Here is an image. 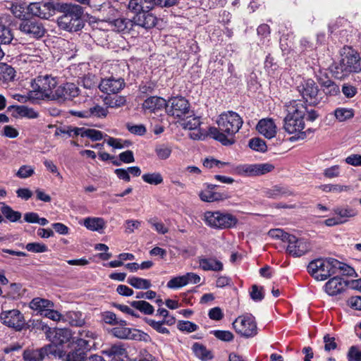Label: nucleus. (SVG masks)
I'll use <instances>...</instances> for the list:
<instances>
[{
  "mask_svg": "<svg viewBox=\"0 0 361 361\" xmlns=\"http://www.w3.org/2000/svg\"><path fill=\"white\" fill-rule=\"evenodd\" d=\"M74 343L79 350H90L94 345V341L80 338V336L74 341Z\"/></svg>",
  "mask_w": 361,
  "mask_h": 361,
  "instance_id": "53",
  "label": "nucleus"
},
{
  "mask_svg": "<svg viewBox=\"0 0 361 361\" xmlns=\"http://www.w3.org/2000/svg\"><path fill=\"white\" fill-rule=\"evenodd\" d=\"M154 6L156 5L154 0H130L128 3V8L133 10L153 8Z\"/></svg>",
  "mask_w": 361,
  "mask_h": 361,
  "instance_id": "39",
  "label": "nucleus"
},
{
  "mask_svg": "<svg viewBox=\"0 0 361 361\" xmlns=\"http://www.w3.org/2000/svg\"><path fill=\"white\" fill-rule=\"evenodd\" d=\"M42 329H45L47 337L51 342L55 353L56 352V346L63 345L68 342L72 338V334L70 329L66 328H55L51 329L47 326H42Z\"/></svg>",
  "mask_w": 361,
  "mask_h": 361,
  "instance_id": "15",
  "label": "nucleus"
},
{
  "mask_svg": "<svg viewBox=\"0 0 361 361\" xmlns=\"http://www.w3.org/2000/svg\"><path fill=\"white\" fill-rule=\"evenodd\" d=\"M287 116L305 119V116L307 111V107L305 102L300 99H293L285 104Z\"/></svg>",
  "mask_w": 361,
  "mask_h": 361,
  "instance_id": "23",
  "label": "nucleus"
},
{
  "mask_svg": "<svg viewBox=\"0 0 361 361\" xmlns=\"http://www.w3.org/2000/svg\"><path fill=\"white\" fill-rule=\"evenodd\" d=\"M298 90L310 105L315 106L320 102L322 97L319 93V87L313 80H302L298 86Z\"/></svg>",
  "mask_w": 361,
  "mask_h": 361,
  "instance_id": "10",
  "label": "nucleus"
},
{
  "mask_svg": "<svg viewBox=\"0 0 361 361\" xmlns=\"http://www.w3.org/2000/svg\"><path fill=\"white\" fill-rule=\"evenodd\" d=\"M131 307L140 311L145 314L151 315L154 312V307L148 302L145 300H134L130 302Z\"/></svg>",
  "mask_w": 361,
  "mask_h": 361,
  "instance_id": "37",
  "label": "nucleus"
},
{
  "mask_svg": "<svg viewBox=\"0 0 361 361\" xmlns=\"http://www.w3.org/2000/svg\"><path fill=\"white\" fill-rule=\"evenodd\" d=\"M145 321L149 326H150L158 333L166 335L170 334V331L166 327H164V325H161V323L157 322V321L154 319L149 318H146Z\"/></svg>",
  "mask_w": 361,
  "mask_h": 361,
  "instance_id": "52",
  "label": "nucleus"
},
{
  "mask_svg": "<svg viewBox=\"0 0 361 361\" xmlns=\"http://www.w3.org/2000/svg\"><path fill=\"white\" fill-rule=\"evenodd\" d=\"M19 30L24 35L35 39L42 37L46 32L43 23L34 18L23 20L19 25Z\"/></svg>",
  "mask_w": 361,
  "mask_h": 361,
  "instance_id": "14",
  "label": "nucleus"
},
{
  "mask_svg": "<svg viewBox=\"0 0 361 361\" xmlns=\"http://www.w3.org/2000/svg\"><path fill=\"white\" fill-rule=\"evenodd\" d=\"M323 341L324 343V350L326 352H330L337 348L338 345L336 342V338L331 336L329 334L324 335Z\"/></svg>",
  "mask_w": 361,
  "mask_h": 361,
  "instance_id": "60",
  "label": "nucleus"
},
{
  "mask_svg": "<svg viewBox=\"0 0 361 361\" xmlns=\"http://www.w3.org/2000/svg\"><path fill=\"white\" fill-rule=\"evenodd\" d=\"M15 70L11 66L3 63L0 65V80L9 82L15 77Z\"/></svg>",
  "mask_w": 361,
  "mask_h": 361,
  "instance_id": "38",
  "label": "nucleus"
},
{
  "mask_svg": "<svg viewBox=\"0 0 361 361\" xmlns=\"http://www.w3.org/2000/svg\"><path fill=\"white\" fill-rule=\"evenodd\" d=\"M319 188L325 192H341L346 190L347 187L339 184L321 185Z\"/></svg>",
  "mask_w": 361,
  "mask_h": 361,
  "instance_id": "57",
  "label": "nucleus"
},
{
  "mask_svg": "<svg viewBox=\"0 0 361 361\" xmlns=\"http://www.w3.org/2000/svg\"><path fill=\"white\" fill-rule=\"evenodd\" d=\"M90 118L91 117H97V118H104L108 114L107 108H104L100 105L95 104L92 107L88 109Z\"/></svg>",
  "mask_w": 361,
  "mask_h": 361,
  "instance_id": "47",
  "label": "nucleus"
},
{
  "mask_svg": "<svg viewBox=\"0 0 361 361\" xmlns=\"http://www.w3.org/2000/svg\"><path fill=\"white\" fill-rule=\"evenodd\" d=\"M336 216L327 219L324 223L328 226H333L339 224H342L346 221V218L354 215L352 210L340 207L334 210Z\"/></svg>",
  "mask_w": 361,
  "mask_h": 361,
  "instance_id": "28",
  "label": "nucleus"
},
{
  "mask_svg": "<svg viewBox=\"0 0 361 361\" xmlns=\"http://www.w3.org/2000/svg\"><path fill=\"white\" fill-rule=\"evenodd\" d=\"M165 109L169 115L178 118H183L190 113V104L183 97H175L166 102Z\"/></svg>",
  "mask_w": 361,
  "mask_h": 361,
  "instance_id": "12",
  "label": "nucleus"
},
{
  "mask_svg": "<svg viewBox=\"0 0 361 361\" xmlns=\"http://www.w3.org/2000/svg\"><path fill=\"white\" fill-rule=\"evenodd\" d=\"M347 286V281H345L342 278L335 276L326 283L324 288L328 295H336L343 291Z\"/></svg>",
  "mask_w": 361,
  "mask_h": 361,
  "instance_id": "26",
  "label": "nucleus"
},
{
  "mask_svg": "<svg viewBox=\"0 0 361 361\" xmlns=\"http://www.w3.org/2000/svg\"><path fill=\"white\" fill-rule=\"evenodd\" d=\"M336 262L338 264H335V274H341L343 275L350 276H353L354 274H355V271L354 269L348 264L343 263L338 260L336 259Z\"/></svg>",
  "mask_w": 361,
  "mask_h": 361,
  "instance_id": "44",
  "label": "nucleus"
},
{
  "mask_svg": "<svg viewBox=\"0 0 361 361\" xmlns=\"http://www.w3.org/2000/svg\"><path fill=\"white\" fill-rule=\"evenodd\" d=\"M212 334L218 339L224 341H231L233 339V334L229 331L214 330Z\"/></svg>",
  "mask_w": 361,
  "mask_h": 361,
  "instance_id": "63",
  "label": "nucleus"
},
{
  "mask_svg": "<svg viewBox=\"0 0 361 361\" xmlns=\"http://www.w3.org/2000/svg\"><path fill=\"white\" fill-rule=\"evenodd\" d=\"M166 101L159 97H150L145 100L142 107L145 110L154 112L157 110L166 108Z\"/></svg>",
  "mask_w": 361,
  "mask_h": 361,
  "instance_id": "31",
  "label": "nucleus"
},
{
  "mask_svg": "<svg viewBox=\"0 0 361 361\" xmlns=\"http://www.w3.org/2000/svg\"><path fill=\"white\" fill-rule=\"evenodd\" d=\"M152 8H142L139 10L130 9L136 13L133 17V26L138 25L145 29L153 27L156 25L157 18L149 12Z\"/></svg>",
  "mask_w": 361,
  "mask_h": 361,
  "instance_id": "19",
  "label": "nucleus"
},
{
  "mask_svg": "<svg viewBox=\"0 0 361 361\" xmlns=\"http://www.w3.org/2000/svg\"><path fill=\"white\" fill-rule=\"evenodd\" d=\"M1 322L16 331H20L25 328V319L23 314L17 309L3 310L0 313Z\"/></svg>",
  "mask_w": 361,
  "mask_h": 361,
  "instance_id": "9",
  "label": "nucleus"
},
{
  "mask_svg": "<svg viewBox=\"0 0 361 361\" xmlns=\"http://www.w3.org/2000/svg\"><path fill=\"white\" fill-rule=\"evenodd\" d=\"M178 329L181 331L191 333L195 331L198 329V326L190 321H180L178 324Z\"/></svg>",
  "mask_w": 361,
  "mask_h": 361,
  "instance_id": "61",
  "label": "nucleus"
},
{
  "mask_svg": "<svg viewBox=\"0 0 361 361\" xmlns=\"http://www.w3.org/2000/svg\"><path fill=\"white\" fill-rule=\"evenodd\" d=\"M118 326L114 327L111 329L112 334L121 339H131L135 341H143L148 342L150 341V336L144 331L126 327V322L120 320Z\"/></svg>",
  "mask_w": 361,
  "mask_h": 361,
  "instance_id": "7",
  "label": "nucleus"
},
{
  "mask_svg": "<svg viewBox=\"0 0 361 361\" xmlns=\"http://www.w3.org/2000/svg\"><path fill=\"white\" fill-rule=\"evenodd\" d=\"M283 122V128L286 132L289 134H295L290 138L291 141L303 140L306 137V133L303 131L305 128L304 119L286 115Z\"/></svg>",
  "mask_w": 361,
  "mask_h": 361,
  "instance_id": "13",
  "label": "nucleus"
},
{
  "mask_svg": "<svg viewBox=\"0 0 361 361\" xmlns=\"http://www.w3.org/2000/svg\"><path fill=\"white\" fill-rule=\"evenodd\" d=\"M199 267L203 271H221L224 269L223 263L216 257H198Z\"/></svg>",
  "mask_w": 361,
  "mask_h": 361,
  "instance_id": "27",
  "label": "nucleus"
},
{
  "mask_svg": "<svg viewBox=\"0 0 361 361\" xmlns=\"http://www.w3.org/2000/svg\"><path fill=\"white\" fill-rule=\"evenodd\" d=\"M82 9L78 5L69 6L66 12L59 18V26L69 32H76L83 27Z\"/></svg>",
  "mask_w": 361,
  "mask_h": 361,
  "instance_id": "5",
  "label": "nucleus"
},
{
  "mask_svg": "<svg viewBox=\"0 0 361 361\" xmlns=\"http://www.w3.org/2000/svg\"><path fill=\"white\" fill-rule=\"evenodd\" d=\"M126 99L123 96H115L114 97H106L104 103L107 107L110 108H118L123 106L126 104Z\"/></svg>",
  "mask_w": 361,
  "mask_h": 361,
  "instance_id": "46",
  "label": "nucleus"
},
{
  "mask_svg": "<svg viewBox=\"0 0 361 361\" xmlns=\"http://www.w3.org/2000/svg\"><path fill=\"white\" fill-rule=\"evenodd\" d=\"M187 285L185 276H178L172 278L167 283L166 286L171 289H178Z\"/></svg>",
  "mask_w": 361,
  "mask_h": 361,
  "instance_id": "49",
  "label": "nucleus"
},
{
  "mask_svg": "<svg viewBox=\"0 0 361 361\" xmlns=\"http://www.w3.org/2000/svg\"><path fill=\"white\" fill-rule=\"evenodd\" d=\"M218 128L210 127L209 135L223 145H231L235 142L234 135L241 128L243 121L236 112L229 111L221 114L217 121Z\"/></svg>",
  "mask_w": 361,
  "mask_h": 361,
  "instance_id": "1",
  "label": "nucleus"
},
{
  "mask_svg": "<svg viewBox=\"0 0 361 361\" xmlns=\"http://www.w3.org/2000/svg\"><path fill=\"white\" fill-rule=\"evenodd\" d=\"M359 66V54L352 48L345 47L339 63L332 67L331 71L335 78L342 79L351 72H357Z\"/></svg>",
  "mask_w": 361,
  "mask_h": 361,
  "instance_id": "2",
  "label": "nucleus"
},
{
  "mask_svg": "<svg viewBox=\"0 0 361 361\" xmlns=\"http://www.w3.org/2000/svg\"><path fill=\"white\" fill-rule=\"evenodd\" d=\"M27 251L34 253H42L48 250L47 246L44 243H30L25 246Z\"/></svg>",
  "mask_w": 361,
  "mask_h": 361,
  "instance_id": "55",
  "label": "nucleus"
},
{
  "mask_svg": "<svg viewBox=\"0 0 361 361\" xmlns=\"http://www.w3.org/2000/svg\"><path fill=\"white\" fill-rule=\"evenodd\" d=\"M257 131L267 139H271L276 135L277 127L272 118H262L257 125Z\"/></svg>",
  "mask_w": 361,
  "mask_h": 361,
  "instance_id": "25",
  "label": "nucleus"
},
{
  "mask_svg": "<svg viewBox=\"0 0 361 361\" xmlns=\"http://www.w3.org/2000/svg\"><path fill=\"white\" fill-rule=\"evenodd\" d=\"M84 226L88 230L102 233L105 228V221L99 217H87L84 219Z\"/></svg>",
  "mask_w": 361,
  "mask_h": 361,
  "instance_id": "32",
  "label": "nucleus"
},
{
  "mask_svg": "<svg viewBox=\"0 0 361 361\" xmlns=\"http://www.w3.org/2000/svg\"><path fill=\"white\" fill-rule=\"evenodd\" d=\"M233 326L238 334L245 338L257 334V323L252 314L239 316L233 322Z\"/></svg>",
  "mask_w": 361,
  "mask_h": 361,
  "instance_id": "8",
  "label": "nucleus"
},
{
  "mask_svg": "<svg viewBox=\"0 0 361 361\" xmlns=\"http://www.w3.org/2000/svg\"><path fill=\"white\" fill-rule=\"evenodd\" d=\"M206 224L212 228L225 229L234 227L238 220L230 214L219 212H207L204 215Z\"/></svg>",
  "mask_w": 361,
  "mask_h": 361,
  "instance_id": "6",
  "label": "nucleus"
},
{
  "mask_svg": "<svg viewBox=\"0 0 361 361\" xmlns=\"http://www.w3.org/2000/svg\"><path fill=\"white\" fill-rule=\"evenodd\" d=\"M348 361H361V351L358 346L353 345L350 348L348 353Z\"/></svg>",
  "mask_w": 361,
  "mask_h": 361,
  "instance_id": "64",
  "label": "nucleus"
},
{
  "mask_svg": "<svg viewBox=\"0 0 361 361\" xmlns=\"http://www.w3.org/2000/svg\"><path fill=\"white\" fill-rule=\"evenodd\" d=\"M155 152L159 159H166L171 154V149L165 145H159L156 147Z\"/></svg>",
  "mask_w": 361,
  "mask_h": 361,
  "instance_id": "58",
  "label": "nucleus"
},
{
  "mask_svg": "<svg viewBox=\"0 0 361 361\" xmlns=\"http://www.w3.org/2000/svg\"><path fill=\"white\" fill-rule=\"evenodd\" d=\"M43 54L36 44H28L22 49L20 60L26 63H40L43 61Z\"/></svg>",
  "mask_w": 361,
  "mask_h": 361,
  "instance_id": "20",
  "label": "nucleus"
},
{
  "mask_svg": "<svg viewBox=\"0 0 361 361\" xmlns=\"http://www.w3.org/2000/svg\"><path fill=\"white\" fill-rule=\"evenodd\" d=\"M287 243L286 251L294 257H301L311 250L310 244L306 239L298 238L293 235H290Z\"/></svg>",
  "mask_w": 361,
  "mask_h": 361,
  "instance_id": "17",
  "label": "nucleus"
},
{
  "mask_svg": "<svg viewBox=\"0 0 361 361\" xmlns=\"http://www.w3.org/2000/svg\"><path fill=\"white\" fill-rule=\"evenodd\" d=\"M126 350L121 345H113L103 351V353L112 359L122 356L125 354Z\"/></svg>",
  "mask_w": 361,
  "mask_h": 361,
  "instance_id": "43",
  "label": "nucleus"
},
{
  "mask_svg": "<svg viewBox=\"0 0 361 361\" xmlns=\"http://www.w3.org/2000/svg\"><path fill=\"white\" fill-rule=\"evenodd\" d=\"M192 349L195 355L202 360L207 361L212 358L211 352L202 344L195 343Z\"/></svg>",
  "mask_w": 361,
  "mask_h": 361,
  "instance_id": "36",
  "label": "nucleus"
},
{
  "mask_svg": "<svg viewBox=\"0 0 361 361\" xmlns=\"http://www.w3.org/2000/svg\"><path fill=\"white\" fill-rule=\"evenodd\" d=\"M108 23L111 28L118 32H128L133 27V20L125 18L109 19Z\"/></svg>",
  "mask_w": 361,
  "mask_h": 361,
  "instance_id": "29",
  "label": "nucleus"
},
{
  "mask_svg": "<svg viewBox=\"0 0 361 361\" xmlns=\"http://www.w3.org/2000/svg\"><path fill=\"white\" fill-rule=\"evenodd\" d=\"M325 178L332 179L338 178L341 175V166L339 165H334L325 169L323 171Z\"/></svg>",
  "mask_w": 361,
  "mask_h": 361,
  "instance_id": "54",
  "label": "nucleus"
},
{
  "mask_svg": "<svg viewBox=\"0 0 361 361\" xmlns=\"http://www.w3.org/2000/svg\"><path fill=\"white\" fill-rule=\"evenodd\" d=\"M104 137L103 133L100 130L83 127L82 137H88L92 141H97L101 140Z\"/></svg>",
  "mask_w": 361,
  "mask_h": 361,
  "instance_id": "48",
  "label": "nucleus"
},
{
  "mask_svg": "<svg viewBox=\"0 0 361 361\" xmlns=\"http://www.w3.org/2000/svg\"><path fill=\"white\" fill-rule=\"evenodd\" d=\"M13 39V35L9 27L0 24V45L9 44Z\"/></svg>",
  "mask_w": 361,
  "mask_h": 361,
  "instance_id": "42",
  "label": "nucleus"
},
{
  "mask_svg": "<svg viewBox=\"0 0 361 361\" xmlns=\"http://www.w3.org/2000/svg\"><path fill=\"white\" fill-rule=\"evenodd\" d=\"M35 173V169L30 165H23L20 167L16 176L20 178H27L32 176Z\"/></svg>",
  "mask_w": 361,
  "mask_h": 361,
  "instance_id": "56",
  "label": "nucleus"
},
{
  "mask_svg": "<svg viewBox=\"0 0 361 361\" xmlns=\"http://www.w3.org/2000/svg\"><path fill=\"white\" fill-rule=\"evenodd\" d=\"M324 92L329 95H336L340 92L339 87L331 80L324 83Z\"/></svg>",
  "mask_w": 361,
  "mask_h": 361,
  "instance_id": "59",
  "label": "nucleus"
},
{
  "mask_svg": "<svg viewBox=\"0 0 361 361\" xmlns=\"http://www.w3.org/2000/svg\"><path fill=\"white\" fill-rule=\"evenodd\" d=\"M56 6L51 1L33 2L27 6L30 14L42 19H49L55 13Z\"/></svg>",
  "mask_w": 361,
  "mask_h": 361,
  "instance_id": "18",
  "label": "nucleus"
},
{
  "mask_svg": "<svg viewBox=\"0 0 361 361\" xmlns=\"http://www.w3.org/2000/svg\"><path fill=\"white\" fill-rule=\"evenodd\" d=\"M142 178L145 183L154 185L162 183L164 180L161 174L157 172L145 173Z\"/></svg>",
  "mask_w": 361,
  "mask_h": 361,
  "instance_id": "41",
  "label": "nucleus"
},
{
  "mask_svg": "<svg viewBox=\"0 0 361 361\" xmlns=\"http://www.w3.org/2000/svg\"><path fill=\"white\" fill-rule=\"evenodd\" d=\"M124 86L125 82L123 79L110 77L102 79L99 88L102 92L109 94L118 92Z\"/></svg>",
  "mask_w": 361,
  "mask_h": 361,
  "instance_id": "22",
  "label": "nucleus"
},
{
  "mask_svg": "<svg viewBox=\"0 0 361 361\" xmlns=\"http://www.w3.org/2000/svg\"><path fill=\"white\" fill-rule=\"evenodd\" d=\"M334 115L338 121L343 122L353 118L354 112L352 109L338 108L334 111Z\"/></svg>",
  "mask_w": 361,
  "mask_h": 361,
  "instance_id": "40",
  "label": "nucleus"
},
{
  "mask_svg": "<svg viewBox=\"0 0 361 361\" xmlns=\"http://www.w3.org/2000/svg\"><path fill=\"white\" fill-rule=\"evenodd\" d=\"M58 81L56 77L44 74L38 75L32 82V90L29 92L30 99H52Z\"/></svg>",
  "mask_w": 361,
  "mask_h": 361,
  "instance_id": "3",
  "label": "nucleus"
},
{
  "mask_svg": "<svg viewBox=\"0 0 361 361\" xmlns=\"http://www.w3.org/2000/svg\"><path fill=\"white\" fill-rule=\"evenodd\" d=\"M1 212L4 216L11 222H16L21 218V213L13 210L8 206H4L1 208Z\"/></svg>",
  "mask_w": 361,
  "mask_h": 361,
  "instance_id": "45",
  "label": "nucleus"
},
{
  "mask_svg": "<svg viewBox=\"0 0 361 361\" xmlns=\"http://www.w3.org/2000/svg\"><path fill=\"white\" fill-rule=\"evenodd\" d=\"M79 94V89L74 83L68 82L57 86L51 99H71Z\"/></svg>",
  "mask_w": 361,
  "mask_h": 361,
  "instance_id": "21",
  "label": "nucleus"
},
{
  "mask_svg": "<svg viewBox=\"0 0 361 361\" xmlns=\"http://www.w3.org/2000/svg\"><path fill=\"white\" fill-rule=\"evenodd\" d=\"M30 306L32 310H37L42 314L48 308L53 307L54 303L46 299L35 298L32 300Z\"/></svg>",
  "mask_w": 361,
  "mask_h": 361,
  "instance_id": "33",
  "label": "nucleus"
},
{
  "mask_svg": "<svg viewBox=\"0 0 361 361\" xmlns=\"http://www.w3.org/2000/svg\"><path fill=\"white\" fill-rule=\"evenodd\" d=\"M248 145L252 149L262 152H265L267 148L265 142L259 137L251 139Z\"/></svg>",
  "mask_w": 361,
  "mask_h": 361,
  "instance_id": "50",
  "label": "nucleus"
},
{
  "mask_svg": "<svg viewBox=\"0 0 361 361\" xmlns=\"http://www.w3.org/2000/svg\"><path fill=\"white\" fill-rule=\"evenodd\" d=\"M335 263L338 264L334 258H318L309 263L307 271L317 281H325L335 274Z\"/></svg>",
  "mask_w": 361,
  "mask_h": 361,
  "instance_id": "4",
  "label": "nucleus"
},
{
  "mask_svg": "<svg viewBox=\"0 0 361 361\" xmlns=\"http://www.w3.org/2000/svg\"><path fill=\"white\" fill-rule=\"evenodd\" d=\"M53 348V345H47L39 349L26 350L23 353V358L25 361H41L46 355L55 353Z\"/></svg>",
  "mask_w": 361,
  "mask_h": 361,
  "instance_id": "24",
  "label": "nucleus"
},
{
  "mask_svg": "<svg viewBox=\"0 0 361 361\" xmlns=\"http://www.w3.org/2000/svg\"><path fill=\"white\" fill-rule=\"evenodd\" d=\"M250 295L251 298L255 302H259L262 300L264 297L263 288L259 287L257 285H253L251 288Z\"/></svg>",
  "mask_w": 361,
  "mask_h": 361,
  "instance_id": "62",
  "label": "nucleus"
},
{
  "mask_svg": "<svg viewBox=\"0 0 361 361\" xmlns=\"http://www.w3.org/2000/svg\"><path fill=\"white\" fill-rule=\"evenodd\" d=\"M216 185H207V187L200 193L202 201L212 202L224 200V195L215 191Z\"/></svg>",
  "mask_w": 361,
  "mask_h": 361,
  "instance_id": "30",
  "label": "nucleus"
},
{
  "mask_svg": "<svg viewBox=\"0 0 361 361\" xmlns=\"http://www.w3.org/2000/svg\"><path fill=\"white\" fill-rule=\"evenodd\" d=\"M268 235L271 238L280 239L283 242H288L290 234L284 232L281 228H275L269 230Z\"/></svg>",
  "mask_w": 361,
  "mask_h": 361,
  "instance_id": "51",
  "label": "nucleus"
},
{
  "mask_svg": "<svg viewBox=\"0 0 361 361\" xmlns=\"http://www.w3.org/2000/svg\"><path fill=\"white\" fill-rule=\"evenodd\" d=\"M127 282L131 286L137 289H149L152 286L151 281L146 279L137 276H130L128 278Z\"/></svg>",
  "mask_w": 361,
  "mask_h": 361,
  "instance_id": "34",
  "label": "nucleus"
},
{
  "mask_svg": "<svg viewBox=\"0 0 361 361\" xmlns=\"http://www.w3.org/2000/svg\"><path fill=\"white\" fill-rule=\"evenodd\" d=\"M274 169V166L270 163L242 164L236 168V172L240 176H256L269 173Z\"/></svg>",
  "mask_w": 361,
  "mask_h": 361,
  "instance_id": "16",
  "label": "nucleus"
},
{
  "mask_svg": "<svg viewBox=\"0 0 361 361\" xmlns=\"http://www.w3.org/2000/svg\"><path fill=\"white\" fill-rule=\"evenodd\" d=\"M202 124L201 118L197 116H188L186 115L181 123L184 129L190 130L189 137L195 140H204L209 135V130H206L200 128Z\"/></svg>",
  "mask_w": 361,
  "mask_h": 361,
  "instance_id": "11",
  "label": "nucleus"
},
{
  "mask_svg": "<svg viewBox=\"0 0 361 361\" xmlns=\"http://www.w3.org/2000/svg\"><path fill=\"white\" fill-rule=\"evenodd\" d=\"M15 109L16 113L18 116L21 117H26L28 118H36L39 114L32 108L26 106H11L8 109Z\"/></svg>",
  "mask_w": 361,
  "mask_h": 361,
  "instance_id": "35",
  "label": "nucleus"
}]
</instances>
